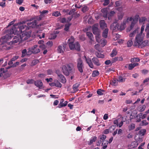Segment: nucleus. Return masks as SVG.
Returning a JSON list of instances; mask_svg holds the SVG:
<instances>
[{"instance_id":"39448f33","label":"nucleus","mask_w":149,"mask_h":149,"mask_svg":"<svg viewBox=\"0 0 149 149\" xmlns=\"http://www.w3.org/2000/svg\"><path fill=\"white\" fill-rule=\"evenodd\" d=\"M77 68L79 71L81 73L83 72V68H84V66L81 58H79L77 60Z\"/></svg>"},{"instance_id":"f8f14e48","label":"nucleus","mask_w":149,"mask_h":149,"mask_svg":"<svg viewBox=\"0 0 149 149\" xmlns=\"http://www.w3.org/2000/svg\"><path fill=\"white\" fill-rule=\"evenodd\" d=\"M111 29L113 30H119V25L116 22H114L110 26Z\"/></svg>"},{"instance_id":"dca6fc26","label":"nucleus","mask_w":149,"mask_h":149,"mask_svg":"<svg viewBox=\"0 0 149 149\" xmlns=\"http://www.w3.org/2000/svg\"><path fill=\"white\" fill-rule=\"evenodd\" d=\"M101 36H99V39L98 42H97L100 43L101 44V46L102 47H103L105 45L106 43V41L104 39H101Z\"/></svg>"},{"instance_id":"423d86ee","label":"nucleus","mask_w":149,"mask_h":149,"mask_svg":"<svg viewBox=\"0 0 149 149\" xmlns=\"http://www.w3.org/2000/svg\"><path fill=\"white\" fill-rule=\"evenodd\" d=\"M37 47V45H35L31 48H29V50L31 52V54L32 53L36 54L40 52V49Z\"/></svg>"},{"instance_id":"a18cd8bd","label":"nucleus","mask_w":149,"mask_h":149,"mask_svg":"<svg viewBox=\"0 0 149 149\" xmlns=\"http://www.w3.org/2000/svg\"><path fill=\"white\" fill-rule=\"evenodd\" d=\"M139 18V15H136L134 16L133 18V21H136V22H138V21Z\"/></svg>"},{"instance_id":"2eb2a0df","label":"nucleus","mask_w":149,"mask_h":149,"mask_svg":"<svg viewBox=\"0 0 149 149\" xmlns=\"http://www.w3.org/2000/svg\"><path fill=\"white\" fill-rule=\"evenodd\" d=\"M62 71L65 75L68 76L69 74V71L68 70L66 65H64L63 66Z\"/></svg>"},{"instance_id":"ddd939ff","label":"nucleus","mask_w":149,"mask_h":149,"mask_svg":"<svg viewBox=\"0 0 149 149\" xmlns=\"http://www.w3.org/2000/svg\"><path fill=\"white\" fill-rule=\"evenodd\" d=\"M92 61L93 63L96 65L100 66L101 63L99 61L98 59L96 57H94L92 58Z\"/></svg>"},{"instance_id":"c85d7f7f","label":"nucleus","mask_w":149,"mask_h":149,"mask_svg":"<svg viewBox=\"0 0 149 149\" xmlns=\"http://www.w3.org/2000/svg\"><path fill=\"white\" fill-rule=\"evenodd\" d=\"M110 83L112 85L116 86L118 84V81L115 79H113V80H111Z\"/></svg>"},{"instance_id":"79ce46f5","label":"nucleus","mask_w":149,"mask_h":149,"mask_svg":"<svg viewBox=\"0 0 149 149\" xmlns=\"http://www.w3.org/2000/svg\"><path fill=\"white\" fill-rule=\"evenodd\" d=\"M117 54V52L116 49H113L111 54V56L113 57L115 56Z\"/></svg>"},{"instance_id":"f704fd0d","label":"nucleus","mask_w":149,"mask_h":149,"mask_svg":"<svg viewBox=\"0 0 149 149\" xmlns=\"http://www.w3.org/2000/svg\"><path fill=\"white\" fill-rule=\"evenodd\" d=\"M126 120V119L125 118L124 119V117H122V120L119 123V124H118V126L119 127H120L123 125V122H125Z\"/></svg>"},{"instance_id":"f257e3e1","label":"nucleus","mask_w":149,"mask_h":149,"mask_svg":"<svg viewBox=\"0 0 149 149\" xmlns=\"http://www.w3.org/2000/svg\"><path fill=\"white\" fill-rule=\"evenodd\" d=\"M24 22H20L13 25L12 28L8 31V34L3 37L0 40V41L2 44L6 42L8 40L10 39L13 37V34H17L14 38L12 43H15L18 42H20L22 41L28 39L31 36V32L30 31H27L22 30L26 28V29L28 28L26 26L24 25Z\"/></svg>"},{"instance_id":"13d9d810","label":"nucleus","mask_w":149,"mask_h":149,"mask_svg":"<svg viewBox=\"0 0 149 149\" xmlns=\"http://www.w3.org/2000/svg\"><path fill=\"white\" fill-rule=\"evenodd\" d=\"M97 56L98 57L100 58H103L104 57V55L100 53H98Z\"/></svg>"},{"instance_id":"cd10ccee","label":"nucleus","mask_w":149,"mask_h":149,"mask_svg":"<svg viewBox=\"0 0 149 149\" xmlns=\"http://www.w3.org/2000/svg\"><path fill=\"white\" fill-rule=\"evenodd\" d=\"M55 86L58 88H61L62 87V84L57 80H54Z\"/></svg>"},{"instance_id":"473e14b6","label":"nucleus","mask_w":149,"mask_h":149,"mask_svg":"<svg viewBox=\"0 0 149 149\" xmlns=\"http://www.w3.org/2000/svg\"><path fill=\"white\" fill-rule=\"evenodd\" d=\"M146 107L144 105L140 106L138 107V110L141 112L145 110Z\"/></svg>"},{"instance_id":"6ab92c4d","label":"nucleus","mask_w":149,"mask_h":149,"mask_svg":"<svg viewBox=\"0 0 149 149\" xmlns=\"http://www.w3.org/2000/svg\"><path fill=\"white\" fill-rule=\"evenodd\" d=\"M107 8H105L102 9L101 11L103 13V16L105 17H107L108 14V11L107 10Z\"/></svg>"},{"instance_id":"20e7f679","label":"nucleus","mask_w":149,"mask_h":149,"mask_svg":"<svg viewBox=\"0 0 149 149\" xmlns=\"http://www.w3.org/2000/svg\"><path fill=\"white\" fill-rule=\"evenodd\" d=\"M93 33L95 34L97 42H98L99 36H100L99 31L97 26L95 25H94L93 26Z\"/></svg>"},{"instance_id":"58836bf2","label":"nucleus","mask_w":149,"mask_h":149,"mask_svg":"<svg viewBox=\"0 0 149 149\" xmlns=\"http://www.w3.org/2000/svg\"><path fill=\"white\" fill-rule=\"evenodd\" d=\"M135 127V125L134 123H132L128 127V128L129 130H132L134 129Z\"/></svg>"},{"instance_id":"1a4fd4ad","label":"nucleus","mask_w":149,"mask_h":149,"mask_svg":"<svg viewBox=\"0 0 149 149\" xmlns=\"http://www.w3.org/2000/svg\"><path fill=\"white\" fill-rule=\"evenodd\" d=\"M66 47V45L64 44L62 45H59L58 47L57 51L59 53H62L63 52Z\"/></svg>"},{"instance_id":"e433bc0d","label":"nucleus","mask_w":149,"mask_h":149,"mask_svg":"<svg viewBox=\"0 0 149 149\" xmlns=\"http://www.w3.org/2000/svg\"><path fill=\"white\" fill-rule=\"evenodd\" d=\"M113 127H114L113 126H111L110 127L109 129H106L104 130L103 131V133L105 134H108L110 130H111V128H112Z\"/></svg>"},{"instance_id":"338daca9","label":"nucleus","mask_w":149,"mask_h":149,"mask_svg":"<svg viewBox=\"0 0 149 149\" xmlns=\"http://www.w3.org/2000/svg\"><path fill=\"white\" fill-rule=\"evenodd\" d=\"M115 36L116 38H114L115 40H117L118 38H120V35L118 34H116Z\"/></svg>"},{"instance_id":"7ed1b4c3","label":"nucleus","mask_w":149,"mask_h":149,"mask_svg":"<svg viewBox=\"0 0 149 149\" xmlns=\"http://www.w3.org/2000/svg\"><path fill=\"white\" fill-rule=\"evenodd\" d=\"M74 40V38L72 36L68 40V42L70 49L71 50L75 49L77 51L80 50V46L78 42L73 44Z\"/></svg>"},{"instance_id":"3c124183","label":"nucleus","mask_w":149,"mask_h":149,"mask_svg":"<svg viewBox=\"0 0 149 149\" xmlns=\"http://www.w3.org/2000/svg\"><path fill=\"white\" fill-rule=\"evenodd\" d=\"M100 139L102 141L105 140L106 138V136L104 135H102L100 136Z\"/></svg>"},{"instance_id":"680f3d73","label":"nucleus","mask_w":149,"mask_h":149,"mask_svg":"<svg viewBox=\"0 0 149 149\" xmlns=\"http://www.w3.org/2000/svg\"><path fill=\"white\" fill-rule=\"evenodd\" d=\"M117 58H118L117 57L113 58L111 60L112 63L115 62L116 61H118Z\"/></svg>"},{"instance_id":"412c9836","label":"nucleus","mask_w":149,"mask_h":149,"mask_svg":"<svg viewBox=\"0 0 149 149\" xmlns=\"http://www.w3.org/2000/svg\"><path fill=\"white\" fill-rule=\"evenodd\" d=\"M145 31L146 33V38H149V24H148L146 27Z\"/></svg>"},{"instance_id":"e2e57ef3","label":"nucleus","mask_w":149,"mask_h":149,"mask_svg":"<svg viewBox=\"0 0 149 149\" xmlns=\"http://www.w3.org/2000/svg\"><path fill=\"white\" fill-rule=\"evenodd\" d=\"M23 2V0H16V2L19 5L21 4Z\"/></svg>"},{"instance_id":"5701e85b","label":"nucleus","mask_w":149,"mask_h":149,"mask_svg":"<svg viewBox=\"0 0 149 149\" xmlns=\"http://www.w3.org/2000/svg\"><path fill=\"white\" fill-rule=\"evenodd\" d=\"M132 20L133 18L132 17H128L124 19L123 22L124 23H125V24L126 25V24L128 23L129 21H132Z\"/></svg>"},{"instance_id":"2f4dec72","label":"nucleus","mask_w":149,"mask_h":149,"mask_svg":"<svg viewBox=\"0 0 149 149\" xmlns=\"http://www.w3.org/2000/svg\"><path fill=\"white\" fill-rule=\"evenodd\" d=\"M67 104V102L66 101H65L64 103L60 102L58 105V107L59 108H61L63 107H65Z\"/></svg>"},{"instance_id":"6e6d98bb","label":"nucleus","mask_w":149,"mask_h":149,"mask_svg":"<svg viewBox=\"0 0 149 149\" xmlns=\"http://www.w3.org/2000/svg\"><path fill=\"white\" fill-rule=\"evenodd\" d=\"M79 86V85L78 84H76L73 85V88L74 90H76Z\"/></svg>"},{"instance_id":"a878e982","label":"nucleus","mask_w":149,"mask_h":149,"mask_svg":"<svg viewBox=\"0 0 149 149\" xmlns=\"http://www.w3.org/2000/svg\"><path fill=\"white\" fill-rule=\"evenodd\" d=\"M28 26L29 27H31L32 28L34 27L36 25V22H29L27 24Z\"/></svg>"},{"instance_id":"69168bd1","label":"nucleus","mask_w":149,"mask_h":149,"mask_svg":"<svg viewBox=\"0 0 149 149\" xmlns=\"http://www.w3.org/2000/svg\"><path fill=\"white\" fill-rule=\"evenodd\" d=\"M52 2V0H45L44 2L46 4L50 3Z\"/></svg>"},{"instance_id":"de8ad7c7","label":"nucleus","mask_w":149,"mask_h":149,"mask_svg":"<svg viewBox=\"0 0 149 149\" xmlns=\"http://www.w3.org/2000/svg\"><path fill=\"white\" fill-rule=\"evenodd\" d=\"M67 68L69 71L72 70V67L73 66V65L72 64H69L66 65Z\"/></svg>"},{"instance_id":"774afa93","label":"nucleus","mask_w":149,"mask_h":149,"mask_svg":"<svg viewBox=\"0 0 149 149\" xmlns=\"http://www.w3.org/2000/svg\"><path fill=\"white\" fill-rule=\"evenodd\" d=\"M18 57L19 56H15L11 59V60L12 61H14L17 59L18 58Z\"/></svg>"},{"instance_id":"864d4df0","label":"nucleus","mask_w":149,"mask_h":149,"mask_svg":"<svg viewBox=\"0 0 149 149\" xmlns=\"http://www.w3.org/2000/svg\"><path fill=\"white\" fill-rule=\"evenodd\" d=\"M141 91V90H140L139 91V92H138L137 91H134L133 92H132L131 93V95L132 96L137 95V93H138L140 92Z\"/></svg>"},{"instance_id":"0e129e2a","label":"nucleus","mask_w":149,"mask_h":149,"mask_svg":"<svg viewBox=\"0 0 149 149\" xmlns=\"http://www.w3.org/2000/svg\"><path fill=\"white\" fill-rule=\"evenodd\" d=\"M100 45L98 44H97L95 45V48L97 50L99 51L100 48Z\"/></svg>"},{"instance_id":"7c9ffc66","label":"nucleus","mask_w":149,"mask_h":149,"mask_svg":"<svg viewBox=\"0 0 149 149\" xmlns=\"http://www.w3.org/2000/svg\"><path fill=\"white\" fill-rule=\"evenodd\" d=\"M126 27V25L123 22L119 25V30H124Z\"/></svg>"},{"instance_id":"bb28decb","label":"nucleus","mask_w":149,"mask_h":149,"mask_svg":"<svg viewBox=\"0 0 149 149\" xmlns=\"http://www.w3.org/2000/svg\"><path fill=\"white\" fill-rule=\"evenodd\" d=\"M147 20V19L146 17H142L139 19V22L140 23H142L144 24Z\"/></svg>"},{"instance_id":"a211bd4d","label":"nucleus","mask_w":149,"mask_h":149,"mask_svg":"<svg viewBox=\"0 0 149 149\" xmlns=\"http://www.w3.org/2000/svg\"><path fill=\"white\" fill-rule=\"evenodd\" d=\"M108 144V141L107 140H105L102 141L101 146H102V149H105L107 147Z\"/></svg>"},{"instance_id":"c756f323","label":"nucleus","mask_w":149,"mask_h":149,"mask_svg":"<svg viewBox=\"0 0 149 149\" xmlns=\"http://www.w3.org/2000/svg\"><path fill=\"white\" fill-rule=\"evenodd\" d=\"M108 32V29H105L104 31L102 33V36L104 38H106L107 36V34Z\"/></svg>"},{"instance_id":"4468645a","label":"nucleus","mask_w":149,"mask_h":149,"mask_svg":"<svg viewBox=\"0 0 149 149\" xmlns=\"http://www.w3.org/2000/svg\"><path fill=\"white\" fill-rule=\"evenodd\" d=\"M35 84L37 87L40 89H42V87L43 84L41 80H38L35 81L34 82Z\"/></svg>"},{"instance_id":"37998d69","label":"nucleus","mask_w":149,"mask_h":149,"mask_svg":"<svg viewBox=\"0 0 149 149\" xmlns=\"http://www.w3.org/2000/svg\"><path fill=\"white\" fill-rule=\"evenodd\" d=\"M125 79L123 78V77L121 76L118 77L117 81L120 82H122L125 81Z\"/></svg>"},{"instance_id":"ea45409f","label":"nucleus","mask_w":149,"mask_h":149,"mask_svg":"<svg viewBox=\"0 0 149 149\" xmlns=\"http://www.w3.org/2000/svg\"><path fill=\"white\" fill-rule=\"evenodd\" d=\"M87 35L90 39L91 40H92V38H93V35L92 33L90 32H88L86 33Z\"/></svg>"},{"instance_id":"a19ab883","label":"nucleus","mask_w":149,"mask_h":149,"mask_svg":"<svg viewBox=\"0 0 149 149\" xmlns=\"http://www.w3.org/2000/svg\"><path fill=\"white\" fill-rule=\"evenodd\" d=\"M133 44V41L132 39L130 40L127 42V46L128 47H131Z\"/></svg>"},{"instance_id":"4be33fe9","label":"nucleus","mask_w":149,"mask_h":149,"mask_svg":"<svg viewBox=\"0 0 149 149\" xmlns=\"http://www.w3.org/2000/svg\"><path fill=\"white\" fill-rule=\"evenodd\" d=\"M139 65V64L138 63H131L129 64L128 68L130 70H132L135 67L138 66Z\"/></svg>"},{"instance_id":"9b49d317","label":"nucleus","mask_w":149,"mask_h":149,"mask_svg":"<svg viewBox=\"0 0 149 149\" xmlns=\"http://www.w3.org/2000/svg\"><path fill=\"white\" fill-rule=\"evenodd\" d=\"M22 57H24L26 55H29L31 54V52H30V50H29V48L28 49V51H27L26 49H24L22 51Z\"/></svg>"},{"instance_id":"f3484780","label":"nucleus","mask_w":149,"mask_h":149,"mask_svg":"<svg viewBox=\"0 0 149 149\" xmlns=\"http://www.w3.org/2000/svg\"><path fill=\"white\" fill-rule=\"evenodd\" d=\"M97 137L96 136L92 137L90 139L89 141H88V144L89 145H91L93 142H95L97 140Z\"/></svg>"},{"instance_id":"aec40b11","label":"nucleus","mask_w":149,"mask_h":149,"mask_svg":"<svg viewBox=\"0 0 149 149\" xmlns=\"http://www.w3.org/2000/svg\"><path fill=\"white\" fill-rule=\"evenodd\" d=\"M100 27L102 29H103L107 27V24L105 23L104 20H101L100 22Z\"/></svg>"},{"instance_id":"603ef678","label":"nucleus","mask_w":149,"mask_h":149,"mask_svg":"<svg viewBox=\"0 0 149 149\" xmlns=\"http://www.w3.org/2000/svg\"><path fill=\"white\" fill-rule=\"evenodd\" d=\"M38 61L37 60H33L31 63L32 65H34L38 63Z\"/></svg>"},{"instance_id":"393cba45","label":"nucleus","mask_w":149,"mask_h":149,"mask_svg":"<svg viewBox=\"0 0 149 149\" xmlns=\"http://www.w3.org/2000/svg\"><path fill=\"white\" fill-rule=\"evenodd\" d=\"M7 71L6 69H4V68H1L0 69V78L4 75L5 73Z\"/></svg>"},{"instance_id":"5fc2aeb1","label":"nucleus","mask_w":149,"mask_h":149,"mask_svg":"<svg viewBox=\"0 0 149 149\" xmlns=\"http://www.w3.org/2000/svg\"><path fill=\"white\" fill-rule=\"evenodd\" d=\"M47 45L49 47H51L53 45V42L51 41H49L47 42Z\"/></svg>"},{"instance_id":"b1692460","label":"nucleus","mask_w":149,"mask_h":149,"mask_svg":"<svg viewBox=\"0 0 149 149\" xmlns=\"http://www.w3.org/2000/svg\"><path fill=\"white\" fill-rule=\"evenodd\" d=\"M146 129H141L140 130H139V132H138V134L139 135H140L141 136H143L145 135V134L146 133Z\"/></svg>"},{"instance_id":"6e6552de","label":"nucleus","mask_w":149,"mask_h":149,"mask_svg":"<svg viewBox=\"0 0 149 149\" xmlns=\"http://www.w3.org/2000/svg\"><path fill=\"white\" fill-rule=\"evenodd\" d=\"M137 22L134 21H132L130 27L127 28V32H130L134 27L137 25Z\"/></svg>"},{"instance_id":"8fccbe9b","label":"nucleus","mask_w":149,"mask_h":149,"mask_svg":"<svg viewBox=\"0 0 149 149\" xmlns=\"http://www.w3.org/2000/svg\"><path fill=\"white\" fill-rule=\"evenodd\" d=\"M122 2L120 1H116L115 3L116 6L117 7L119 6L122 5Z\"/></svg>"},{"instance_id":"4c0bfd02","label":"nucleus","mask_w":149,"mask_h":149,"mask_svg":"<svg viewBox=\"0 0 149 149\" xmlns=\"http://www.w3.org/2000/svg\"><path fill=\"white\" fill-rule=\"evenodd\" d=\"M56 37V34L53 33L50 34L49 36V38L50 39H53L55 38Z\"/></svg>"},{"instance_id":"49530a36","label":"nucleus","mask_w":149,"mask_h":149,"mask_svg":"<svg viewBox=\"0 0 149 149\" xmlns=\"http://www.w3.org/2000/svg\"><path fill=\"white\" fill-rule=\"evenodd\" d=\"M70 25L71 24L69 23H68L65 24L64 28V30L65 31H68V30L69 27L70 26Z\"/></svg>"},{"instance_id":"72a5a7b5","label":"nucleus","mask_w":149,"mask_h":149,"mask_svg":"<svg viewBox=\"0 0 149 149\" xmlns=\"http://www.w3.org/2000/svg\"><path fill=\"white\" fill-rule=\"evenodd\" d=\"M48 13V11L47 10H44L42 12L40 11V16L41 17L47 14Z\"/></svg>"},{"instance_id":"c9c22d12","label":"nucleus","mask_w":149,"mask_h":149,"mask_svg":"<svg viewBox=\"0 0 149 149\" xmlns=\"http://www.w3.org/2000/svg\"><path fill=\"white\" fill-rule=\"evenodd\" d=\"M60 15V13L58 11L54 12L52 13V16H54L55 17H58Z\"/></svg>"},{"instance_id":"052dcab7","label":"nucleus","mask_w":149,"mask_h":149,"mask_svg":"<svg viewBox=\"0 0 149 149\" xmlns=\"http://www.w3.org/2000/svg\"><path fill=\"white\" fill-rule=\"evenodd\" d=\"M109 3V0H105L104 3H103V5L104 6H107Z\"/></svg>"},{"instance_id":"0eeeda50","label":"nucleus","mask_w":149,"mask_h":149,"mask_svg":"<svg viewBox=\"0 0 149 149\" xmlns=\"http://www.w3.org/2000/svg\"><path fill=\"white\" fill-rule=\"evenodd\" d=\"M84 58L85 60V61L89 66L91 68H93L94 67V65L91 59L88 57H86V56H84Z\"/></svg>"},{"instance_id":"c03bdc74","label":"nucleus","mask_w":149,"mask_h":149,"mask_svg":"<svg viewBox=\"0 0 149 149\" xmlns=\"http://www.w3.org/2000/svg\"><path fill=\"white\" fill-rule=\"evenodd\" d=\"M99 74V72L97 71H94L92 74V76L93 77H96Z\"/></svg>"},{"instance_id":"bf43d9fd","label":"nucleus","mask_w":149,"mask_h":149,"mask_svg":"<svg viewBox=\"0 0 149 149\" xmlns=\"http://www.w3.org/2000/svg\"><path fill=\"white\" fill-rule=\"evenodd\" d=\"M88 9V8L86 6H84L82 8V10L83 12H85Z\"/></svg>"},{"instance_id":"9d476101","label":"nucleus","mask_w":149,"mask_h":149,"mask_svg":"<svg viewBox=\"0 0 149 149\" xmlns=\"http://www.w3.org/2000/svg\"><path fill=\"white\" fill-rule=\"evenodd\" d=\"M57 75L58 77V79L63 83H66V80L64 76L60 73H57Z\"/></svg>"},{"instance_id":"f03ea898","label":"nucleus","mask_w":149,"mask_h":149,"mask_svg":"<svg viewBox=\"0 0 149 149\" xmlns=\"http://www.w3.org/2000/svg\"><path fill=\"white\" fill-rule=\"evenodd\" d=\"M145 26L144 24L142 26L140 31L139 27H136L134 31L131 32L129 35L130 37L135 36L133 45L134 46L139 48H142L147 45L148 44V41L145 40L143 41L145 37V33H143Z\"/></svg>"},{"instance_id":"4d7b16f0","label":"nucleus","mask_w":149,"mask_h":149,"mask_svg":"<svg viewBox=\"0 0 149 149\" xmlns=\"http://www.w3.org/2000/svg\"><path fill=\"white\" fill-rule=\"evenodd\" d=\"M34 81L33 79H29L27 80L26 82L28 84H32L33 83Z\"/></svg>"},{"instance_id":"09e8293b","label":"nucleus","mask_w":149,"mask_h":149,"mask_svg":"<svg viewBox=\"0 0 149 149\" xmlns=\"http://www.w3.org/2000/svg\"><path fill=\"white\" fill-rule=\"evenodd\" d=\"M124 16V13H120L118 14V17L119 19H121Z\"/></svg>"}]
</instances>
